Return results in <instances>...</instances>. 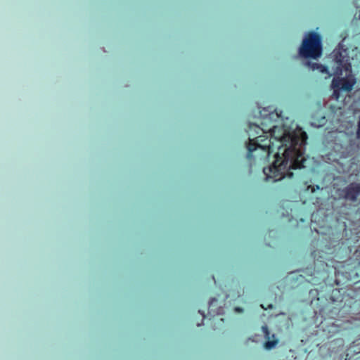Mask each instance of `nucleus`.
Returning <instances> with one entry per match:
<instances>
[{"mask_svg":"<svg viewBox=\"0 0 360 360\" xmlns=\"http://www.w3.org/2000/svg\"><path fill=\"white\" fill-rule=\"evenodd\" d=\"M309 65L311 67L312 70H318L319 72L323 73V74H329L328 72V68L327 66L319 64L316 63H309Z\"/></svg>","mask_w":360,"mask_h":360,"instance_id":"obj_8","label":"nucleus"},{"mask_svg":"<svg viewBox=\"0 0 360 360\" xmlns=\"http://www.w3.org/2000/svg\"><path fill=\"white\" fill-rule=\"evenodd\" d=\"M273 116L264 117L261 125L249 123L246 158H309L304 156L307 133L298 126L292 130L285 124L275 125Z\"/></svg>","mask_w":360,"mask_h":360,"instance_id":"obj_1","label":"nucleus"},{"mask_svg":"<svg viewBox=\"0 0 360 360\" xmlns=\"http://www.w3.org/2000/svg\"><path fill=\"white\" fill-rule=\"evenodd\" d=\"M199 313H200L202 316V318L204 319L205 317V315L204 313H201V311L199 310Z\"/></svg>","mask_w":360,"mask_h":360,"instance_id":"obj_14","label":"nucleus"},{"mask_svg":"<svg viewBox=\"0 0 360 360\" xmlns=\"http://www.w3.org/2000/svg\"><path fill=\"white\" fill-rule=\"evenodd\" d=\"M309 65L311 67L312 70H318L319 72L323 73V74H329L328 72V68L327 66L319 64L316 63H309Z\"/></svg>","mask_w":360,"mask_h":360,"instance_id":"obj_7","label":"nucleus"},{"mask_svg":"<svg viewBox=\"0 0 360 360\" xmlns=\"http://www.w3.org/2000/svg\"><path fill=\"white\" fill-rule=\"evenodd\" d=\"M235 311L237 312H242L243 311V309L240 307H236Z\"/></svg>","mask_w":360,"mask_h":360,"instance_id":"obj_13","label":"nucleus"},{"mask_svg":"<svg viewBox=\"0 0 360 360\" xmlns=\"http://www.w3.org/2000/svg\"><path fill=\"white\" fill-rule=\"evenodd\" d=\"M262 330L264 333V338L266 339V341L264 343V348L267 350L274 348L277 345L278 340L276 338L274 334H271L270 333L269 328L266 325L262 326Z\"/></svg>","mask_w":360,"mask_h":360,"instance_id":"obj_6","label":"nucleus"},{"mask_svg":"<svg viewBox=\"0 0 360 360\" xmlns=\"http://www.w3.org/2000/svg\"><path fill=\"white\" fill-rule=\"evenodd\" d=\"M307 159H274L272 165L263 168L266 181L276 182L285 177L293 176L292 170L304 167Z\"/></svg>","mask_w":360,"mask_h":360,"instance_id":"obj_3","label":"nucleus"},{"mask_svg":"<svg viewBox=\"0 0 360 360\" xmlns=\"http://www.w3.org/2000/svg\"><path fill=\"white\" fill-rule=\"evenodd\" d=\"M356 135L357 139H360V115H359V120L357 122V129H356Z\"/></svg>","mask_w":360,"mask_h":360,"instance_id":"obj_10","label":"nucleus"},{"mask_svg":"<svg viewBox=\"0 0 360 360\" xmlns=\"http://www.w3.org/2000/svg\"><path fill=\"white\" fill-rule=\"evenodd\" d=\"M358 8H359L358 13H356L355 18L360 20V6L358 7Z\"/></svg>","mask_w":360,"mask_h":360,"instance_id":"obj_11","label":"nucleus"},{"mask_svg":"<svg viewBox=\"0 0 360 360\" xmlns=\"http://www.w3.org/2000/svg\"><path fill=\"white\" fill-rule=\"evenodd\" d=\"M299 52L300 55L305 58H319L322 53L320 35L314 32L308 33L302 41Z\"/></svg>","mask_w":360,"mask_h":360,"instance_id":"obj_4","label":"nucleus"},{"mask_svg":"<svg viewBox=\"0 0 360 360\" xmlns=\"http://www.w3.org/2000/svg\"><path fill=\"white\" fill-rule=\"evenodd\" d=\"M333 89V97L335 98L336 100H338L340 98V91H342L341 89L336 88V87H332Z\"/></svg>","mask_w":360,"mask_h":360,"instance_id":"obj_9","label":"nucleus"},{"mask_svg":"<svg viewBox=\"0 0 360 360\" xmlns=\"http://www.w3.org/2000/svg\"><path fill=\"white\" fill-rule=\"evenodd\" d=\"M216 301H217V300H216L215 298H212V299L210 300V303H209V309H210V308H211V307H212V305L213 304V303H214V302H216Z\"/></svg>","mask_w":360,"mask_h":360,"instance_id":"obj_12","label":"nucleus"},{"mask_svg":"<svg viewBox=\"0 0 360 360\" xmlns=\"http://www.w3.org/2000/svg\"><path fill=\"white\" fill-rule=\"evenodd\" d=\"M342 197L345 200L356 202L360 195V183L353 182L342 190Z\"/></svg>","mask_w":360,"mask_h":360,"instance_id":"obj_5","label":"nucleus"},{"mask_svg":"<svg viewBox=\"0 0 360 360\" xmlns=\"http://www.w3.org/2000/svg\"><path fill=\"white\" fill-rule=\"evenodd\" d=\"M334 60L337 66L331 86L336 87L343 91L349 92L356 84V79L352 74V68L347 49H344L341 44L333 51Z\"/></svg>","mask_w":360,"mask_h":360,"instance_id":"obj_2","label":"nucleus"}]
</instances>
